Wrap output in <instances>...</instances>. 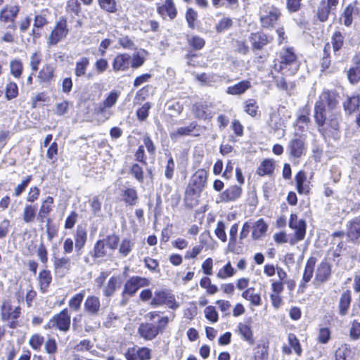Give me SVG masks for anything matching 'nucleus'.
I'll use <instances>...</instances> for the list:
<instances>
[{"mask_svg":"<svg viewBox=\"0 0 360 360\" xmlns=\"http://www.w3.org/2000/svg\"><path fill=\"white\" fill-rule=\"evenodd\" d=\"M52 276L50 271L44 269L39 272L38 276V282L39 289L41 292L44 293L47 292L48 288L51 283Z\"/></svg>","mask_w":360,"mask_h":360,"instance_id":"nucleus-28","label":"nucleus"},{"mask_svg":"<svg viewBox=\"0 0 360 360\" xmlns=\"http://www.w3.org/2000/svg\"><path fill=\"white\" fill-rule=\"evenodd\" d=\"M53 68L51 65H44L39 72V79L42 82H48L53 77Z\"/></svg>","mask_w":360,"mask_h":360,"instance_id":"nucleus-42","label":"nucleus"},{"mask_svg":"<svg viewBox=\"0 0 360 360\" xmlns=\"http://www.w3.org/2000/svg\"><path fill=\"white\" fill-rule=\"evenodd\" d=\"M345 110L348 114H352L358 110L359 105V98L358 96H348L345 101L343 103Z\"/></svg>","mask_w":360,"mask_h":360,"instance_id":"nucleus-33","label":"nucleus"},{"mask_svg":"<svg viewBox=\"0 0 360 360\" xmlns=\"http://www.w3.org/2000/svg\"><path fill=\"white\" fill-rule=\"evenodd\" d=\"M270 41L269 37L263 32L252 33L250 36V41L254 49H262Z\"/></svg>","mask_w":360,"mask_h":360,"instance_id":"nucleus-19","label":"nucleus"},{"mask_svg":"<svg viewBox=\"0 0 360 360\" xmlns=\"http://www.w3.org/2000/svg\"><path fill=\"white\" fill-rule=\"evenodd\" d=\"M53 204V198L51 196L46 197V199L42 201L37 216V219L39 221L44 222V219L52 211Z\"/></svg>","mask_w":360,"mask_h":360,"instance_id":"nucleus-26","label":"nucleus"},{"mask_svg":"<svg viewBox=\"0 0 360 360\" xmlns=\"http://www.w3.org/2000/svg\"><path fill=\"white\" fill-rule=\"evenodd\" d=\"M192 110L197 119L206 120L212 117V112L211 110L206 105L202 103L193 105Z\"/></svg>","mask_w":360,"mask_h":360,"instance_id":"nucleus-21","label":"nucleus"},{"mask_svg":"<svg viewBox=\"0 0 360 360\" xmlns=\"http://www.w3.org/2000/svg\"><path fill=\"white\" fill-rule=\"evenodd\" d=\"M236 271L231 266L230 262H227L222 268H221L217 274V277L219 279L224 280L227 278L232 277Z\"/></svg>","mask_w":360,"mask_h":360,"instance_id":"nucleus-39","label":"nucleus"},{"mask_svg":"<svg viewBox=\"0 0 360 360\" xmlns=\"http://www.w3.org/2000/svg\"><path fill=\"white\" fill-rule=\"evenodd\" d=\"M121 281L119 276H112L103 286V294L106 297H111L115 290L120 286Z\"/></svg>","mask_w":360,"mask_h":360,"instance_id":"nucleus-29","label":"nucleus"},{"mask_svg":"<svg viewBox=\"0 0 360 360\" xmlns=\"http://www.w3.org/2000/svg\"><path fill=\"white\" fill-rule=\"evenodd\" d=\"M226 226L223 221H218L217 227L214 230L216 236L222 242H226L227 240L226 233L225 231Z\"/></svg>","mask_w":360,"mask_h":360,"instance_id":"nucleus-60","label":"nucleus"},{"mask_svg":"<svg viewBox=\"0 0 360 360\" xmlns=\"http://www.w3.org/2000/svg\"><path fill=\"white\" fill-rule=\"evenodd\" d=\"M279 8L273 5H264L260 10V22L264 28L273 27L280 18Z\"/></svg>","mask_w":360,"mask_h":360,"instance_id":"nucleus-5","label":"nucleus"},{"mask_svg":"<svg viewBox=\"0 0 360 360\" xmlns=\"http://www.w3.org/2000/svg\"><path fill=\"white\" fill-rule=\"evenodd\" d=\"M331 274V266L326 261L321 262L316 271L314 278V285H320L326 283L330 277Z\"/></svg>","mask_w":360,"mask_h":360,"instance_id":"nucleus-12","label":"nucleus"},{"mask_svg":"<svg viewBox=\"0 0 360 360\" xmlns=\"http://www.w3.org/2000/svg\"><path fill=\"white\" fill-rule=\"evenodd\" d=\"M158 12L162 18L167 16L170 20L174 19L177 13L173 0H165L162 6L158 7Z\"/></svg>","mask_w":360,"mask_h":360,"instance_id":"nucleus-17","label":"nucleus"},{"mask_svg":"<svg viewBox=\"0 0 360 360\" xmlns=\"http://www.w3.org/2000/svg\"><path fill=\"white\" fill-rule=\"evenodd\" d=\"M100 6L110 13L116 11V1L115 0H98Z\"/></svg>","mask_w":360,"mask_h":360,"instance_id":"nucleus-61","label":"nucleus"},{"mask_svg":"<svg viewBox=\"0 0 360 360\" xmlns=\"http://www.w3.org/2000/svg\"><path fill=\"white\" fill-rule=\"evenodd\" d=\"M344 37L340 32H335L332 37V44L335 52L338 51L343 45Z\"/></svg>","mask_w":360,"mask_h":360,"instance_id":"nucleus-54","label":"nucleus"},{"mask_svg":"<svg viewBox=\"0 0 360 360\" xmlns=\"http://www.w3.org/2000/svg\"><path fill=\"white\" fill-rule=\"evenodd\" d=\"M242 297L250 302L252 305L259 306L262 304V299L259 294L255 292L254 288H249L244 290Z\"/></svg>","mask_w":360,"mask_h":360,"instance_id":"nucleus-32","label":"nucleus"},{"mask_svg":"<svg viewBox=\"0 0 360 360\" xmlns=\"http://www.w3.org/2000/svg\"><path fill=\"white\" fill-rule=\"evenodd\" d=\"M84 310L90 315H98L101 310V302L98 297L88 296L84 303Z\"/></svg>","mask_w":360,"mask_h":360,"instance_id":"nucleus-15","label":"nucleus"},{"mask_svg":"<svg viewBox=\"0 0 360 360\" xmlns=\"http://www.w3.org/2000/svg\"><path fill=\"white\" fill-rule=\"evenodd\" d=\"M333 10V8H330L328 5H325L323 3L319 8L317 11V17L321 22H325L328 18V15L330 11Z\"/></svg>","mask_w":360,"mask_h":360,"instance_id":"nucleus-52","label":"nucleus"},{"mask_svg":"<svg viewBox=\"0 0 360 360\" xmlns=\"http://www.w3.org/2000/svg\"><path fill=\"white\" fill-rule=\"evenodd\" d=\"M207 179V172L205 169H198L196 171L192 176L191 179V184L195 186L191 187L188 186L186 195L199 193L201 192L202 189L205 186Z\"/></svg>","mask_w":360,"mask_h":360,"instance_id":"nucleus-7","label":"nucleus"},{"mask_svg":"<svg viewBox=\"0 0 360 360\" xmlns=\"http://www.w3.org/2000/svg\"><path fill=\"white\" fill-rule=\"evenodd\" d=\"M32 179V175H27L24 179H22L20 184L15 187L13 195L14 197H19L25 191Z\"/></svg>","mask_w":360,"mask_h":360,"instance_id":"nucleus-45","label":"nucleus"},{"mask_svg":"<svg viewBox=\"0 0 360 360\" xmlns=\"http://www.w3.org/2000/svg\"><path fill=\"white\" fill-rule=\"evenodd\" d=\"M11 74L15 78H19L23 70L22 63L20 59H13L9 63Z\"/></svg>","mask_w":360,"mask_h":360,"instance_id":"nucleus-40","label":"nucleus"},{"mask_svg":"<svg viewBox=\"0 0 360 360\" xmlns=\"http://www.w3.org/2000/svg\"><path fill=\"white\" fill-rule=\"evenodd\" d=\"M290 156L293 158H300L306 153L305 141L302 137L292 139L288 145Z\"/></svg>","mask_w":360,"mask_h":360,"instance_id":"nucleus-11","label":"nucleus"},{"mask_svg":"<svg viewBox=\"0 0 360 360\" xmlns=\"http://www.w3.org/2000/svg\"><path fill=\"white\" fill-rule=\"evenodd\" d=\"M347 226V236L351 240H355L360 237V217L349 221Z\"/></svg>","mask_w":360,"mask_h":360,"instance_id":"nucleus-24","label":"nucleus"},{"mask_svg":"<svg viewBox=\"0 0 360 360\" xmlns=\"http://www.w3.org/2000/svg\"><path fill=\"white\" fill-rule=\"evenodd\" d=\"M44 337L41 335L34 334L30 337L29 344L33 349L39 351L44 343Z\"/></svg>","mask_w":360,"mask_h":360,"instance_id":"nucleus-51","label":"nucleus"},{"mask_svg":"<svg viewBox=\"0 0 360 360\" xmlns=\"http://www.w3.org/2000/svg\"><path fill=\"white\" fill-rule=\"evenodd\" d=\"M238 330L242 337L250 343L252 344L254 340L252 338V331L251 328L243 323H240L238 325Z\"/></svg>","mask_w":360,"mask_h":360,"instance_id":"nucleus-47","label":"nucleus"},{"mask_svg":"<svg viewBox=\"0 0 360 360\" xmlns=\"http://www.w3.org/2000/svg\"><path fill=\"white\" fill-rule=\"evenodd\" d=\"M105 243L103 240H98L94 248V256L96 258H102L107 255Z\"/></svg>","mask_w":360,"mask_h":360,"instance_id":"nucleus-48","label":"nucleus"},{"mask_svg":"<svg viewBox=\"0 0 360 360\" xmlns=\"http://www.w3.org/2000/svg\"><path fill=\"white\" fill-rule=\"evenodd\" d=\"M20 314V308L18 306L13 307L10 303H4L2 306L1 319L3 321L17 319Z\"/></svg>","mask_w":360,"mask_h":360,"instance_id":"nucleus-20","label":"nucleus"},{"mask_svg":"<svg viewBox=\"0 0 360 360\" xmlns=\"http://www.w3.org/2000/svg\"><path fill=\"white\" fill-rule=\"evenodd\" d=\"M69 33L67 20L60 18L55 24L47 38L49 46H56L58 42L66 38Z\"/></svg>","mask_w":360,"mask_h":360,"instance_id":"nucleus-3","label":"nucleus"},{"mask_svg":"<svg viewBox=\"0 0 360 360\" xmlns=\"http://www.w3.org/2000/svg\"><path fill=\"white\" fill-rule=\"evenodd\" d=\"M233 25V21L230 18H223L219 23L216 25V30L217 32H222L229 30Z\"/></svg>","mask_w":360,"mask_h":360,"instance_id":"nucleus-59","label":"nucleus"},{"mask_svg":"<svg viewBox=\"0 0 360 360\" xmlns=\"http://www.w3.org/2000/svg\"><path fill=\"white\" fill-rule=\"evenodd\" d=\"M94 115L98 122L103 123L110 117L112 111L99 105L95 110Z\"/></svg>","mask_w":360,"mask_h":360,"instance_id":"nucleus-38","label":"nucleus"},{"mask_svg":"<svg viewBox=\"0 0 360 360\" xmlns=\"http://www.w3.org/2000/svg\"><path fill=\"white\" fill-rule=\"evenodd\" d=\"M39 195L40 189L37 186H32L27 193L26 201L30 203H33L39 199Z\"/></svg>","mask_w":360,"mask_h":360,"instance_id":"nucleus-56","label":"nucleus"},{"mask_svg":"<svg viewBox=\"0 0 360 360\" xmlns=\"http://www.w3.org/2000/svg\"><path fill=\"white\" fill-rule=\"evenodd\" d=\"M149 279L141 276H132L124 284L123 295H134L140 288L149 285Z\"/></svg>","mask_w":360,"mask_h":360,"instance_id":"nucleus-9","label":"nucleus"},{"mask_svg":"<svg viewBox=\"0 0 360 360\" xmlns=\"http://www.w3.org/2000/svg\"><path fill=\"white\" fill-rule=\"evenodd\" d=\"M338 105L335 91H323L314 108V119L318 125L319 131L325 139L338 140L340 138V122L341 115L339 111H334L326 121V108L335 110Z\"/></svg>","mask_w":360,"mask_h":360,"instance_id":"nucleus-1","label":"nucleus"},{"mask_svg":"<svg viewBox=\"0 0 360 360\" xmlns=\"http://www.w3.org/2000/svg\"><path fill=\"white\" fill-rule=\"evenodd\" d=\"M133 247L134 243L129 239H124L120 245L119 252L122 257H127L131 251Z\"/></svg>","mask_w":360,"mask_h":360,"instance_id":"nucleus-50","label":"nucleus"},{"mask_svg":"<svg viewBox=\"0 0 360 360\" xmlns=\"http://www.w3.org/2000/svg\"><path fill=\"white\" fill-rule=\"evenodd\" d=\"M131 64V56L127 53H119L115 56L112 62V70L115 72H125L129 70Z\"/></svg>","mask_w":360,"mask_h":360,"instance_id":"nucleus-14","label":"nucleus"},{"mask_svg":"<svg viewBox=\"0 0 360 360\" xmlns=\"http://www.w3.org/2000/svg\"><path fill=\"white\" fill-rule=\"evenodd\" d=\"M350 338L356 340L360 338V323L357 321H354L352 323V326L349 331Z\"/></svg>","mask_w":360,"mask_h":360,"instance_id":"nucleus-64","label":"nucleus"},{"mask_svg":"<svg viewBox=\"0 0 360 360\" xmlns=\"http://www.w3.org/2000/svg\"><path fill=\"white\" fill-rule=\"evenodd\" d=\"M162 304H167L169 308L175 309L179 304L176 302L175 297L173 294L167 291H157L153 297L150 305L158 307Z\"/></svg>","mask_w":360,"mask_h":360,"instance_id":"nucleus-8","label":"nucleus"},{"mask_svg":"<svg viewBox=\"0 0 360 360\" xmlns=\"http://www.w3.org/2000/svg\"><path fill=\"white\" fill-rule=\"evenodd\" d=\"M41 60V55L39 51L34 52L30 56V65L33 72H36Z\"/></svg>","mask_w":360,"mask_h":360,"instance_id":"nucleus-62","label":"nucleus"},{"mask_svg":"<svg viewBox=\"0 0 360 360\" xmlns=\"http://www.w3.org/2000/svg\"><path fill=\"white\" fill-rule=\"evenodd\" d=\"M130 173L139 182L142 183L143 181V171L142 167L138 164L132 165L130 169Z\"/></svg>","mask_w":360,"mask_h":360,"instance_id":"nucleus-58","label":"nucleus"},{"mask_svg":"<svg viewBox=\"0 0 360 360\" xmlns=\"http://www.w3.org/2000/svg\"><path fill=\"white\" fill-rule=\"evenodd\" d=\"M356 13L354 8L350 5L347 6L342 16L344 24L346 26H350L353 22V19Z\"/></svg>","mask_w":360,"mask_h":360,"instance_id":"nucleus-43","label":"nucleus"},{"mask_svg":"<svg viewBox=\"0 0 360 360\" xmlns=\"http://www.w3.org/2000/svg\"><path fill=\"white\" fill-rule=\"evenodd\" d=\"M19 11L18 5L6 6L0 12V20L4 22H14Z\"/></svg>","mask_w":360,"mask_h":360,"instance_id":"nucleus-16","label":"nucleus"},{"mask_svg":"<svg viewBox=\"0 0 360 360\" xmlns=\"http://www.w3.org/2000/svg\"><path fill=\"white\" fill-rule=\"evenodd\" d=\"M241 188L238 186H232L224 191L220 195L222 202L233 201L238 198L241 195Z\"/></svg>","mask_w":360,"mask_h":360,"instance_id":"nucleus-25","label":"nucleus"},{"mask_svg":"<svg viewBox=\"0 0 360 360\" xmlns=\"http://www.w3.org/2000/svg\"><path fill=\"white\" fill-rule=\"evenodd\" d=\"M289 226L295 231V237L292 238L289 243L294 245L298 241L303 240L306 235V223L303 219H297L296 214H291L289 221Z\"/></svg>","mask_w":360,"mask_h":360,"instance_id":"nucleus-6","label":"nucleus"},{"mask_svg":"<svg viewBox=\"0 0 360 360\" xmlns=\"http://www.w3.org/2000/svg\"><path fill=\"white\" fill-rule=\"evenodd\" d=\"M316 262V259L314 257H311L307 262L304 271L302 276V279L300 284V288H305L307 283L309 282L313 276L314 266Z\"/></svg>","mask_w":360,"mask_h":360,"instance_id":"nucleus-18","label":"nucleus"},{"mask_svg":"<svg viewBox=\"0 0 360 360\" xmlns=\"http://www.w3.org/2000/svg\"><path fill=\"white\" fill-rule=\"evenodd\" d=\"M70 315L68 309H64L58 314L54 315L44 326V328H56L60 331L67 332L70 327Z\"/></svg>","mask_w":360,"mask_h":360,"instance_id":"nucleus-4","label":"nucleus"},{"mask_svg":"<svg viewBox=\"0 0 360 360\" xmlns=\"http://www.w3.org/2000/svg\"><path fill=\"white\" fill-rule=\"evenodd\" d=\"M46 16L44 13L35 14L33 27L34 28H42L48 24Z\"/></svg>","mask_w":360,"mask_h":360,"instance_id":"nucleus-63","label":"nucleus"},{"mask_svg":"<svg viewBox=\"0 0 360 360\" xmlns=\"http://www.w3.org/2000/svg\"><path fill=\"white\" fill-rule=\"evenodd\" d=\"M200 285L205 288L210 295H214L218 291L217 286L212 283L211 279L209 277L202 278L200 281Z\"/></svg>","mask_w":360,"mask_h":360,"instance_id":"nucleus-44","label":"nucleus"},{"mask_svg":"<svg viewBox=\"0 0 360 360\" xmlns=\"http://www.w3.org/2000/svg\"><path fill=\"white\" fill-rule=\"evenodd\" d=\"M309 108L307 106L300 110L297 119V127L302 131L307 129L308 124L310 122Z\"/></svg>","mask_w":360,"mask_h":360,"instance_id":"nucleus-23","label":"nucleus"},{"mask_svg":"<svg viewBox=\"0 0 360 360\" xmlns=\"http://www.w3.org/2000/svg\"><path fill=\"white\" fill-rule=\"evenodd\" d=\"M75 248L78 252V255H80L79 252L84 247L86 240H87V233L84 229L78 227L75 233Z\"/></svg>","mask_w":360,"mask_h":360,"instance_id":"nucleus-31","label":"nucleus"},{"mask_svg":"<svg viewBox=\"0 0 360 360\" xmlns=\"http://www.w3.org/2000/svg\"><path fill=\"white\" fill-rule=\"evenodd\" d=\"M73 265H75V262H72L70 257H62L56 259L54 266L56 269H65L70 270Z\"/></svg>","mask_w":360,"mask_h":360,"instance_id":"nucleus-41","label":"nucleus"},{"mask_svg":"<svg viewBox=\"0 0 360 360\" xmlns=\"http://www.w3.org/2000/svg\"><path fill=\"white\" fill-rule=\"evenodd\" d=\"M198 127V124L195 122H193L186 127H179L176 130L171 131L169 133V136L174 141H176L181 136H198L200 135Z\"/></svg>","mask_w":360,"mask_h":360,"instance_id":"nucleus-10","label":"nucleus"},{"mask_svg":"<svg viewBox=\"0 0 360 360\" xmlns=\"http://www.w3.org/2000/svg\"><path fill=\"white\" fill-rule=\"evenodd\" d=\"M123 200L127 204L129 205H135L138 200L136 190L134 188L126 189L124 192Z\"/></svg>","mask_w":360,"mask_h":360,"instance_id":"nucleus-46","label":"nucleus"},{"mask_svg":"<svg viewBox=\"0 0 360 360\" xmlns=\"http://www.w3.org/2000/svg\"><path fill=\"white\" fill-rule=\"evenodd\" d=\"M274 170V162L272 160L266 159L262 161L257 169L259 176L270 175Z\"/></svg>","mask_w":360,"mask_h":360,"instance_id":"nucleus-34","label":"nucleus"},{"mask_svg":"<svg viewBox=\"0 0 360 360\" xmlns=\"http://www.w3.org/2000/svg\"><path fill=\"white\" fill-rule=\"evenodd\" d=\"M85 294L86 292L84 290H83L79 293L75 295L72 297H71L68 302L70 308L75 311H78L81 308V304L84 300Z\"/></svg>","mask_w":360,"mask_h":360,"instance_id":"nucleus-36","label":"nucleus"},{"mask_svg":"<svg viewBox=\"0 0 360 360\" xmlns=\"http://www.w3.org/2000/svg\"><path fill=\"white\" fill-rule=\"evenodd\" d=\"M268 229V225L263 219H258L252 226V237L254 240H258L263 237Z\"/></svg>","mask_w":360,"mask_h":360,"instance_id":"nucleus-27","label":"nucleus"},{"mask_svg":"<svg viewBox=\"0 0 360 360\" xmlns=\"http://www.w3.org/2000/svg\"><path fill=\"white\" fill-rule=\"evenodd\" d=\"M347 78L351 84H356L360 79V68L352 67L347 72Z\"/></svg>","mask_w":360,"mask_h":360,"instance_id":"nucleus-57","label":"nucleus"},{"mask_svg":"<svg viewBox=\"0 0 360 360\" xmlns=\"http://www.w3.org/2000/svg\"><path fill=\"white\" fill-rule=\"evenodd\" d=\"M89 65V59L86 57H82L76 62L75 74L77 77L85 75L87 68Z\"/></svg>","mask_w":360,"mask_h":360,"instance_id":"nucleus-37","label":"nucleus"},{"mask_svg":"<svg viewBox=\"0 0 360 360\" xmlns=\"http://www.w3.org/2000/svg\"><path fill=\"white\" fill-rule=\"evenodd\" d=\"M148 52L144 49H139L133 53L131 57V66L133 68H138L142 66L146 60Z\"/></svg>","mask_w":360,"mask_h":360,"instance_id":"nucleus-30","label":"nucleus"},{"mask_svg":"<svg viewBox=\"0 0 360 360\" xmlns=\"http://www.w3.org/2000/svg\"><path fill=\"white\" fill-rule=\"evenodd\" d=\"M37 208L31 204H26L22 211V219L25 223H32L36 217Z\"/></svg>","mask_w":360,"mask_h":360,"instance_id":"nucleus-35","label":"nucleus"},{"mask_svg":"<svg viewBox=\"0 0 360 360\" xmlns=\"http://www.w3.org/2000/svg\"><path fill=\"white\" fill-rule=\"evenodd\" d=\"M205 318L211 323H215L218 321L219 316L218 313L213 306H208L205 309L204 311Z\"/></svg>","mask_w":360,"mask_h":360,"instance_id":"nucleus-55","label":"nucleus"},{"mask_svg":"<svg viewBox=\"0 0 360 360\" xmlns=\"http://www.w3.org/2000/svg\"><path fill=\"white\" fill-rule=\"evenodd\" d=\"M306 181V175L304 172H299L295 176V181L297 191L300 193L307 192V188L304 186V182Z\"/></svg>","mask_w":360,"mask_h":360,"instance_id":"nucleus-49","label":"nucleus"},{"mask_svg":"<svg viewBox=\"0 0 360 360\" xmlns=\"http://www.w3.org/2000/svg\"><path fill=\"white\" fill-rule=\"evenodd\" d=\"M300 64L295 51L291 47L281 49L277 55L274 68L283 75H294L299 69Z\"/></svg>","mask_w":360,"mask_h":360,"instance_id":"nucleus-2","label":"nucleus"},{"mask_svg":"<svg viewBox=\"0 0 360 360\" xmlns=\"http://www.w3.org/2000/svg\"><path fill=\"white\" fill-rule=\"evenodd\" d=\"M289 345L293 349L295 350V353L300 356L302 352L301 345L300 344L299 340L297 338L296 335L290 333L288 337Z\"/></svg>","mask_w":360,"mask_h":360,"instance_id":"nucleus-53","label":"nucleus"},{"mask_svg":"<svg viewBox=\"0 0 360 360\" xmlns=\"http://www.w3.org/2000/svg\"><path fill=\"white\" fill-rule=\"evenodd\" d=\"M159 333L160 327H156V325L152 323H141L138 328L139 335L146 340L155 339Z\"/></svg>","mask_w":360,"mask_h":360,"instance_id":"nucleus-13","label":"nucleus"},{"mask_svg":"<svg viewBox=\"0 0 360 360\" xmlns=\"http://www.w3.org/2000/svg\"><path fill=\"white\" fill-rule=\"evenodd\" d=\"M352 302V295L349 290L344 291L339 300L338 311L341 316H345L347 314L348 309L350 307Z\"/></svg>","mask_w":360,"mask_h":360,"instance_id":"nucleus-22","label":"nucleus"}]
</instances>
